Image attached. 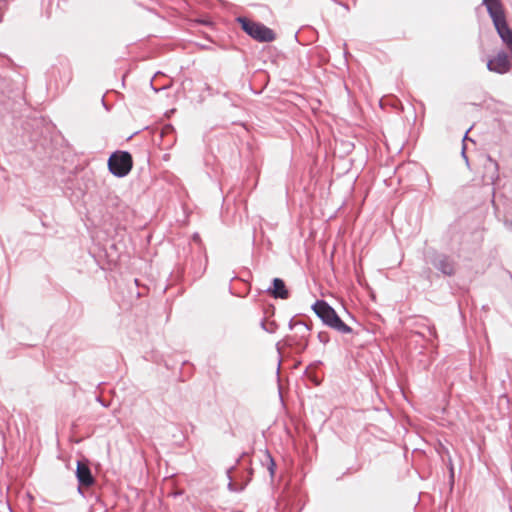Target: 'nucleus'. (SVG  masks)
<instances>
[{
  "label": "nucleus",
  "mask_w": 512,
  "mask_h": 512,
  "mask_svg": "<svg viewBox=\"0 0 512 512\" xmlns=\"http://www.w3.org/2000/svg\"><path fill=\"white\" fill-rule=\"evenodd\" d=\"M76 477L79 483L78 492L80 494H83L81 486L89 487L95 482L89 466L81 461L77 462Z\"/></svg>",
  "instance_id": "obj_5"
},
{
  "label": "nucleus",
  "mask_w": 512,
  "mask_h": 512,
  "mask_svg": "<svg viewBox=\"0 0 512 512\" xmlns=\"http://www.w3.org/2000/svg\"><path fill=\"white\" fill-rule=\"evenodd\" d=\"M312 310L326 326L341 334H349L352 332V328L341 320L334 308L326 301L317 300L312 305Z\"/></svg>",
  "instance_id": "obj_1"
},
{
  "label": "nucleus",
  "mask_w": 512,
  "mask_h": 512,
  "mask_svg": "<svg viewBox=\"0 0 512 512\" xmlns=\"http://www.w3.org/2000/svg\"><path fill=\"white\" fill-rule=\"evenodd\" d=\"M487 68L489 71L498 74H505L509 72L511 65L507 53L504 51H500L499 53H497V55L493 59H490L488 61Z\"/></svg>",
  "instance_id": "obj_4"
},
{
  "label": "nucleus",
  "mask_w": 512,
  "mask_h": 512,
  "mask_svg": "<svg viewBox=\"0 0 512 512\" xmlns=\"http://www.w3.org/2000/svg\"><path fill=\"white\" fill-rule=\"evenodd\" d=\"M289 327H290V329H293V328L298 329V334L301 339H306L308 337V334H309L308 332H309L310 328L304 322L297 321L295 323H292V321H290Z\"/></svg>",
  "instance_id": "obj_8"
},
{
  "label": "nucleus",
  "mask_w": 512,
  "mask_h": 512,
  "mask_svg": "<svg viewBox=\"0 0 512 512\" xmlns=\"http://www.w3.org/2000/svg\"><path fill=\"white\" fill-rule=\"evenodd\" d=\"M267 292L276 299H287L289 297V291L287 290L284 281L280 278L273 279L272 286L267 289Z\"/></svg>",
  "instance_id": "obj_7"
},
{
  "label": "nucleus",
  "mask_w": 512,
  "mask_h": 512,
  "mask_svg": "<svg viewBox=\"0 0 512 512\" xmlns=\"http://www.w3.org/2000/svg\"><path fill=\"white\" fill-rule=\"evenodd\" d=\"M433 266L446 276L455 274V262L447 255L438 254L432 260Z\"/></svg>",
  "instance_id": "obj_6"
},
{
  "label": "nucleus",
  "mask_w": 512,
  "mask_h": 512,
  "mask_svg": "<svg viewBox=\"0 0 512 512\" xmlns=\"http://www.w3.org/2000/svg\"><path fill=\"white\" fill-rule=\"evenodd\" d=\"M461 154H462V157L465 159V161L468 162V157L466 156V147H465V145H463V147H462Z\"/></svg>",
  "instance_id": "obj_14"
},
{
  "label": "nucleus",
  "mask_w": 512,
  "mask_h": 512,
  "mask_svg": "<svg viewBox=\"0 0 512 512\" xmlns=\"http://www.w3.org/2000/svg\"><path fill=\"white\" fill-rule=\"evenodd\" d=\"M264 456L263 464H266L270 477L273 479L276 471V463L268 450H265Z\"/></svg>",
  "instance_id": "obj_9"
},
{
  "label": "nucleus",
  "mask_w": 512,
  "mask_h": 512,
  "mask_svg": "<svg viewBox=\"0 0 512 512\" xmlns=\"http://www.w3.org/2000/svg\"><path fill=\"white\" fill-rule=\"evenodd\" d=\"M241 28L253 39L259 42H272L276 35L274 31L262 23L251 21L245 17H239Z\"/></svg>",
  "instance_id": "obj_2"
},
{
  "label": "nucleus",
  "mask_w": 512,
  "mask_h": 512,
  "mask_svg": "<svg viewBox=\"0 0 512 512\" xmlns=\"http://www.w3.org/2000/svg\"><path fill=\"white\" fill-rule=\"evenodd\" d=\"M272 326H273V323H270L269 328H267L266 325H265V322L264 321L261 322V327L264 330H266L267 332H269V333H273L274 332V328H272Z\"/></svg>",
  "instance_id": "obj_13"
},
{
  "label": "nucleus",
  "mask_w": 512,
  "mask_h": 512,
  "mask_svg": "<svg viewBox=\"0 0 512 512\" xmlns=\"http://www.w3.org/2000/svg\"><path fill=\"white\" fill-rule=\"evenodd\" d=\"M231 469L228 470V477H229V483H228V489L231 492H240L243 491L247 483L238 485L232 481V477L230 476Z\"/></svg>",
  "instance_id": "obj_10"
},
{
  "label": "nucleus",
  "mask_w": 512,
  "mask_h": 512,
  "mask_svg": "<svg viewBox=\"0 0 512 512\" xmlns=\"http://www.w3.org/2000/svg\"><path fill=\"white\" fill-rule=\"evenodd\" d=\"M272 326H273V323H270L269 328H267L266 325H265V322L264 321L261 322V327L264 330H266L267 332H269V333H273L274 332V328H272Z\"/></svg>",
  "instance_id": "obj_12"
},
{
  "label": "nucleus",
  "mask_w": 512,
  "mask_h": 512,
  "mask_svg": "<svg viewBox=\"0 0 512 512\" xmlns=\"http://www.w3.org/2000/svg\"><path fill=\"white\" fill-rule=\"evenodd\" d=\"M133 166L132 156L127 151H116L108 159V169L118 178L129 174Z\"/></svg>",
  "instance_id": "obj_3"
},
{
  "label": "nucleus",
  "mask_w": 512,
  "mask_h": 512,
  "mask_svg": "<svg viewBox=\"0 0 512 512\" xmlns=\"http://www.w3.org/2000/svg\"><path fill=\"white\" fill-rule=\"evenodd\" d=\"M318 339L321 343L326 344L329 341V336L326 332H320L318 334Z\"/></svg>",
  "instance_id": "obj_11"
}]
</instances>
